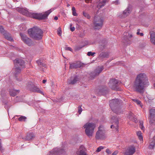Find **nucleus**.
<instances>
[{
  "mask_svg": "<svg viewBox=\"0 0 155 155\" xmlns=\"http://www.w3.org/2000/svg\"><path fill=\"white\" fill-rule=\"evenodd\" d=\"M149 85L147 77L144 73L138 74L136 78L134 84V88L137 92H143L145 88Z\"/></svg>",
  "mask_w": 155,
  "mask_h": 155,
  "instance_id": "f257e3e1",
  "label": "nucleus"
},
{
  "mask_svg": "<svg viewBox=\"0 0 155 155\" xmlns=\"http://www.w3.org/2000/svg\"><path fill=\"white\" fill-rule=\"evenodd\" d=\"M122 104L121 100L118 99H113L110 101V106L112 111L117 114L121 113L122 110L120 107Z\"/></svg>",
  "mask_w": 155,
  "mask_h": 155,
  "instance_id": "f03ea898",
  "label": "nucleus"
},
{
  "mask_svg": "<svg viewBox=\"0 0 155 155\" xmlns=\"http://www.w3.org/2000/svg\"><path fill=\"white\" fill-rule=\"evenodd\" d=\"M28 33L32 38L36 40L41 38L43 32L38 27H34L28 30Z\"/></svg>",
  "mask_w": 155,
  "mask_h": 155,
  "instance_id": "7ed1b4c3",
  "label": "nucleus"
},
{
  "mask_svg": "<svg viewBox=\"0 0 155 155\" xmlns=\"http://www.w3.org/2000/svg\"><path fill=\"white\" fill-rule=\"evenodd\" d=\"M95 127V124L93 123H87L85 124L83 127L85 129V132L86 135L89 137H91L94 132Z\"/></svg>",
  "mask_w": 155,
  "mask_h": 155,
  "instance_id": "20e7f679",
  "label": "nucleus"
},
{
  "mask_svg": "<svg viewBox=\"0 0 155 155\" xmlns=\"http://www.w3.org/2000/svg\"><path fill=\"white\" fill-rule=\"evenodd\" d=\"M103 18L101 15L95 16L93 21L94 28L96 29L101 28L103 26Z\"/></svg>",
  "mask_w": 155,
  "mask_h": 155,
  "instance_id": "39448f33",
  "label": "nucleus"
},
{
  "mask_svg": "<svg viewBox=\"0 0 155 155\" xmlns=\"http://www.w3.org/2000/svg\"><path fill=\"white\" fill-rule=\"evenodd\" d=\"M54 9H51L50 10L46 12L44 14L42 13H36L33 12L30 13L29 15L30 17L33 18L43 19L46 18L48 15L51 13Z\"/></svg>",
  "mask_w": 155,
  "mask_h": 155,
  "instance_id": "423d86ee",
  "label": "nucleus"
},
{
  "mask_svg": "<svg viewBox=\"0 0 155 155\" xmlns=\"http://www.w3.org/2000/svg\"><path fill=\"white\" fill-rule=\"evenodd\" d=\"M14 63L16 71V74L20 73L21 69L25 67L24 61L21 59H16L14 60Z\"/></svg>",
  "mask_w": 155,
  "mask_h": 155,
  "instance_id": "0eeeda50",
  "label": "nucleus"
},
{
  "mask_svg": "<svg viewBox=\"0 0 155 155\" xmlns=\"http://www.w3.org/2000/svg\"><path fill=\"white\" fill-rule=\"evenodd\" d=\"M106 137L105 131L103 129V127L100 126L98 127V130L96 133L95 137L98 140H103Z\"/></svg>",
  "mask_w": 155,
  "mask_h": 155,
  "instance_id": "6e6552de",
  "label": "nucleus"
},
{
  "mask_svg": "<svg viewBox=\"0 0 155 155\" xmlns=\"http://www.w3.org/2000/svg\"><path fill=\"white\" fill-rule=\"evenodd\" d=\"M26 87L31 91L38 92L44 95V93L36 86H34L31 82L28 83L27 84Z\"/></svg>",
  "mask_w": 155,
  "mask_h": 155,
  "instance_id": "1a4fd4ad",
  "label": "nucleus"
},
{
  "mask_svg": "<svg viewBox=\"0 0 155 155\" xmlns=\"http://www.w3.org/2000/svg\"><path fill=\"white\" fill-rule=\"evenodd\" d=\"M20 35L22 41L28 46H31L34 45V43L26 35L21 33H20Z\"/></svg>",
  "mask_w": 155,
  "mask_h": 155,
  "instance_id": "9d476101",
  "label": "nucleus"
},
{
  "mask_svg": "<svg viewBox=\"0 0 155 155\" xmlns=\"http://www.w3.org/2000/svg\"><path fill=\"white\" fill-rule=\"evenodd\" d=\"M120 83L115 79L110 80L108 85L110 87L114 90H118V85Z\"/></svg>",
  "mask_w": 155,
  "mask_h": 155,
  "instance_id": "9b49d317",
  "label": "nucleus"
},
{
  "mask_svg": "<svg viewBox=\"0 0 155 155\" xmlns=\"http://www.w3.org/2000/svg\"><path fill=\"white\" fill-rule=\"evenodd\" d=\"M104 69L103 66H98L97 67L94 71L91 74V77L92 78H94L98 76Z\"/></svg>",
  "mask_w": 155,
  "mask_h": 155,
  "instance_id": "f8f14e48",
  "label": "nucleus"
},
{
  "mask_svg": "<svg viewBox=\"0 0 155 155\" xmlns=\"http://www.w3.org/2000/svg\"><path fill=\"white\" fill-rule=\"evenodd\" d=\"M111 123L112 124H114L110 126V128H115V129H117L118 127V118L115 117L113 116L111 118Z\"/></svg>",
  "mask_w": 155,
  "mask_h": 155,
  "instance_id": "ddd939ff",
  "label": "nucleus"
},
{
  "mask_svg": "<svg viewBox=\"0 0 155 155\" xmlns=\"http://www.w3.org/2000/svg\"><path fill=\"white\" fill-rule=\"evenodd\" d=\"M64 150L61 149L54 148L50 152L49 155H60V153H63Z\"/></svg>",
  "mask_w": 155,
  "mask_h": 155,
  "instance_id": "4468645a",
  "label": "nucleus"
},
{
  "mask_svg": "<svg viewBox=\"0 0 155 155\" xmlns=\"http://www.w3.org/2000/svg\"><path fill=\"white\" fill-rule=\"evenodd\" d=\"M150 116L149 117V123L151 124L152 122L155 119V109H152L150 110Z\"/></svg>",
  "mask_w": 155,
  "mask_h": 155,
  "instance_id": "2eb2a0df",
  "label": "nucleus"
},
{
  "mask_svg": "<svg viewBox=\"0 0 155 155\" xmlns=\"http://www.w3.org/2000/svg\"><path fill=\"white\" fill-rule=\"evenodd\" d=\"M135 152V149L134 147L130 146L126 150L125 154L126 155H132Z\"/></svg>",
  "mask_w": 155,
  "mask_h": 155,
  "instance_id": "dca6fc26",
  "label": "nucleus"
},
{
  "mask_svg": "<svg viewBox=\"0 0 155 155\" xmlns=\"http://www.w3.org/2000/svg\"><path fill=\"white\" fill-rule=\"evenodd\" d=\"M132 35L131 34H129L127 32H125L123 34V39L125 41L127 42L130 41V39L132 38Z\"/></svg>",
  "mask_w": 155,
  "mask_h": 155,
  "instance_id": "f3484780",
  "label": "nucleus"
},
{
  "mask_svg": "<svg viewBox=\"0 0 155 155\" xmlns=\"http://www.w3.org/2000/svg\"><path fill=\"white\" fill-rule=\"evenodd\" d=\"M79 81V78L77 76H75L73 78H71L68 80V84H75L77 81Z\"/></svg>",
  "mask_w": 155,
  "mask_h": 155,
  "instance_id": "a211bd4d",
  "label": "nucleus"
},
{
  "mask_svg": "<svg viewBox=\"0 0 155 155\" xmlns=\"http://www.w3.org/2000/svg\"><path fill=\"white\" fill-rule=\"evenodd\" d=\"M131 11L129 8H128L123 12L122 14L120 15H119L120 18H124L128 16L130 13Z\"/></svg>",
  "mask_w": 155,
  "mask_h": 155,
  "instance_id": "6ab92c4d",
  "label": "nucleus"
},
{
  "mask_svg": "<svg viewBox=\"0 0 155 155\" xmlns=\"http://www.w3.org/2000/svg\"><path fill=\"white\" fill-rule=\"evenodd\" d=\"M85 148L83 145L81 146L77 152L78 155H86V153L84 151Z\"/></svg>",
  "mask_w": 155,
  "mask_h": 155,
  "instance_id": "aec40b11",
  "label": "nucleus"
},
{
  "mask_svg": "<svg viewBox=\"0 0 155 155\" xmlns=\"http://www.w3.org/2000/svg\"><path fill=\"white\" fill-rule=\"evenodd\" d=\"M106 2L105 0H98L97 2V7L100 8L104 6Z\"/></svg>",
  "mask_w": 155,
  "mask_h": 155,
  "instance_id": "412c9836",
  "label": "nucleus"
},
{
  "mask_svg": "<svg viewBox=\"0 0 155 155\" xmlns=\"http://www.w3.org/2000/svg\"><path fill=\"white\" fill-rule=\"evenodd\" d=\"M17 10L20 13L25 15H27L28 12L26 9L23 8H17Z\"/></svg>",
  "mask_w": 155,
  "mask_h": 155,
  "instance_id": "4be33fe9",
  "label": "nucleus"
},
{
  "mask_svg": "<svg viewBox=\"0 0 155 155\" xmlns=\"http://www.w3.org/2000/svg\"><path fill=\"white\" fill-rule=\"evenodd\" d=\"M81 67L80 64L79 62H77L75 63L70 64L69 68L70 69L76 68Z\"/></svg>",
  "mask_w": 155,
  "mask_h": 155,
  "instance_id": "5701e85b",
  "label": "nucleus"
},
{
  "mask_svg": "<svg viewBox=\"0 0 155 155\" xmlns=\"http://www.w3.org/2000/svg\"><path fill=\"white\" fill-rule=\"evenodd\" d=\"M34 135L33 134L28 133L27 134L25 139L26 140H30L34 138Z\"/></svg>",
  "mask_w": 155,
  "mask_h": 155,
  "instance_id": "b1692460",
  "label": "nucleus"
},
{
  "mask_svg": "<svg viewBox=\"0 0 155 155\" xmlns=\"http://www.w3.org/2000/svg\"><path fill=\"white\" fill-rule=\"evenodd\" d=\"M150 41L153 44L155 45V32H151L150 34Z\"/></svg>",
  "mask_w": 155,
  "mask_h": 155,
  "instance_id": "393cba45",
  "label": "nucleus"
},
{
  "mask_svg": "<svg viewBox=\"0 0 155 155\" xmlns=\"http://www.w3.org/2000/svg\"><path fill=\"white\" fill-rule=\"evenodd\" d=\"M19 92V90H16L14 89H11L9 91V93L11 96H15Z\"/></svg>",
  "mask_w": 155,
  "mask_h": 155,
  "instance_id": "a878e982",
  "label": "nucleus"
},
{
  "mask_svg": "<svg viewBox=\"0 0 155 155\" xmlns=\"http://www.w3.org/2000/svg\"><path fill=\"white\" fill-rule=\"evenodd\" d=\"M155 145V136H154L152 141L150 142L149 147L150 149L153 148Z\"/></svg>",
  "mask_w": 155,
  "mask_h": 155,
  "instance_id": "bb28decb",
  "label": "nucleus"
},
{
  "mask_svg": "<svg viewBox=\"0 0 155 155\" xmlns=\"http://www.w3.org/2000/svg\"><path fill=\"white\" fill-rule=\"evenodd\" d=\"M137 135L138 136L139 139L140 141H142L143 140V136L142 135L141 132L140 131H139L137 132Z\"/></svg>",
  "mask_w": 155,
  "mask_h": 155,
  "instance_id": "cd10ccee",
  "label": "nucleus"
},
{
  "mask_svg": "<svg viewBox=\"0 0 155 155\" xmlns=\"http://www.w3.org/2000/svg\"><path fill=\"white\" fill-rule=\"evenodd\" d=\"M37 63L38 65L39 66H42L45 68L46 67V65L45 64L42 63L41 60H38L37 61Z\"/></svg>",
  "mask_w": 155,
  "mask_h": 155,
  "instance_id": "c85d7f7f",
  "label": "nucleus"
},
{
  "mask_svg": "<svg viewBox=\"0 0 155 155\" xmlns=\"http://www.w3.org/2000/svg\"><path fill=\"white\" fill-rule=\"evenodd\" d=\"M100 57H101L102 58H107L108 57V55L107 53L106 52H103L101 53L100 56Z\"/></svg>",
  "mask_w": 155,
  "mask_h": 155,
  "instance_id": "c756f323",
  "label": "nucleus"
},
{
  "mask_svg": "<svg viewBox=\"0 0 155 155\" xmlns=\"http://www.w3.org/2000/svg\"><path fill=\"white\" fill-rule=\"evenodd\" d=\"M133 101L137 105L141 107H142L141 102L140 101L136 99H133Z\"/></svg>",
  "mask_w": 155,
  "mask_h": 155,
  "instance_id": "7c9ffc66",
  "label": "nucleus"
},
{
  "mask_svg": "<svg viewBox=\"0 0 155 155\" xmlns=\"http://www.w3.org/2000/svg\"><path fill=\"white\" fill-rule=\"evenodd\" d=\"M85 45H76L75 46L74 50L76 51L79 50L82 48Z\"/></svg>",
  "mask_w": 155,
  "mask_h": 155,
  "instance_id": "2f4dec72",
  "label": "nucleus"
},
{
  "mask_svg": "<svg viewBox=\"0 0 155 155\" xmlns=\"http://www.w3.org/2000/svg\"><path fill=\"white\" fill-rule=\"evenodd\" d=\"M100 91L103 95L105 94L108 92V91L107 90L106 88H103L101 89Z\"/></svg>",
  "mask_w": 155,
  "mask_h": 155,
  "instance_id": "473e14b6",
  "label": "nucleus"
},
{
  "mask_svg": "<svg viewBox=\"0 0 155 155\" xmlns=\"http://www.w3.org/2000/svg\"><path fill=\"white\" fill-rule=\"evenodd\" d=\"M72 10L73 15L74 16H77L78 15V14L76 13L75 8L74 7H73L72 8Z\"/></svg>",
  "mask_w": 155,
  "mask_h": 155,
  "instance_id": "72a5a7b5",
  "label": "nucleus"
},
{
  "mask_svg": "<svg viewBox=\"0 0 155 155\" xmlns=\"http://www.w3.org/2000/svg\"><path fill=\"white\" fill-rule=\"evenodd\" d=\"M26 119V117L25 116H21L20 117L18 120L19 121H25Z\"/></svg>",
  "mask_w": 155,
  "mask_h": 155,
  "instance_id": "f704fd0d",
  "label": "nucleus"
},
{
  "mask_svg": "<svg viewBox=\"0 0 155 155\" xmlns=\"http://www.w3.org/2000/svg\"><path fill=\"white\" fill-rule=\"evenodd\" d=\"M83 15L85 17L87 18L90 19V16L87 13L85 12H83Z\"/></svg>",
  "mask_w": 155,
  "mask_h": 155,
  "instance_id": "c9c22d12",
  "label": "nucleus"
},
{
  "mask_svg": "<svg viewBox=\"0 0 155 155\" xmlns=\"http://www.w3.org/2000/svg\"><path fill=\"white\" fill-rule=\"evenodd\" d=\"M61 33L62 31L60 27H59L57 30V34L59 36H61Z\"/></svg>",
  "mask_w": 155,
  "mask_h": 155,
  "instance_id": "e433bc0d",
  "label": "nucleus"
},
{
  "mask_svg": "<svg viewBox=\"0 0 155 155\" xmlns=\"http://www.w3.org/2000/svg\"><path fill=\"white\" fill-rule=\"evenodd\" d=\"M104 147L102 146H100L98 147L97 149V150H96V152H99L101 150L104 149Z\"/></svg>",
  "mask_w": 155,
  "mask_h": 155,
  "instance_id": "4c0bfd02",
  "label": "nucleus"
},
{
  "mask_svg": "<svg viewBox=\"0 0 155 155\" xmlns=\"http://www.w3.org/2000/svg\"><path fill=\"white\" fill-rule=\"evenodd\" d=\"M140 126L141 129L142 130H143L144 127L143 126V123L142 121L140 122Z\"/></svg>",
  "mask_w": 155,
  "mask_h": 155,
  "instance_id": "58836bf2",
  "label": "nucleus"
},
{
  "mask_svg": "<svg viewBox=\"0 0 155 155\" xmlns=\"http://www.w3.org/2000/svg\"><path fill=\"white\" fill-rule=\"evenodd\" d=\"M146 45V43H141L139 45V46L140 48H143L145 47Z\"/></svg>",
  "mask_w": 155,
  "mask_h": 155,
  "instance_id": "ea45409f",
  "label": "nucleus"
},
{
  "mask_svg": "<svg viewBox=\"0 0 155 155\" xmlns=\"http://www.w3.org/2000/svg\"><path fill=\"white\" fill-rule=\"evenodd\" d=\"M95 54V52H92L91 51H89L88 52L87 55L89 56H93Z\"/></svg>",
  "mask_w": 155,
  "mask_h": 155,
  "instance_id": "a19ab883",
  "label": "nucleus"
},
{
  "mask_svg": "<svg viewBox=\"0 0 155 155\" xmlns=\"http://www.w3.org/2000/svg\"><path fill=\"white\" fill-rule=\"evenodd\" d=\"M134 115L133 113H131L129 114V118L130 119L132 120L133 118H134Z\"/></svg>",
  "mask_w": 155,
  "mask_h": 155,
  "instance_id": "79ce46f5",
  "label": "nucleus"
},
{
  "mask_svg": "<svg viewBox=\"0 0 155 155\" xmlns=\"http://www.w3.org/2000/svg\"><path fill=\"white\" fill-rule=\"evenodd\" d=\"M82 111V109L81 106L78 107V113L79 114H80Z\"/></svg>",
  "mask_w": 155,
  "mask_h": 155,
  "instance_id": "37998d69",
  "label": "nucleus"
},
{
  "mask_svg": "<svg viewBox=\"0 0 155 155\" xmlns=\"http://www.w3.org/2000/svg\"><path fill=\"white\" fill-rule=\"evenodd\" d=\"M140 30H137V35H140L141 36H143V33H142V32L140 33Z\"/></svg>",
  "mask_w": 155,
  "mask_h": 155,
  "instance_id": "c03bdc74",
  "label": "nucleus"
},
{
  "mask_svg": "<svg viewBox=\"0 0 155 155\" xmlns=\"http://www.w3.org/2000/svg\"><path fill=\"white\" fill-rule=\"evenodd\" d=\"M22 27V29H20V30L22 31L25 30V25L23 24H22V25H20V27L21 28Z\"/></svg>",
  "mask_w": 155,
  "mask_h": 155,
  "instance_id": "a18cd8bd",
  "label": "nucleus"
},
{
  "mask_svg": "<svg viewBox=\"0 0 155 155\" xmlns=\"http://www.w3.org/2000/svg\"><path fill=\"white\" fill-rule=\"evenodd\" d=\"M72 24H71L70 25V30L72 31H73L75 30V28L74 27H72Z\"/></svg>",
  "mask_w": 155,
  "mask_h": 155,
  "instance_id": "49530a36",
  "label": "nucleus"
},
{
  "mask_svg": "<svg viewBox=\"0 0 155 155\" xmlns=\"http://www.w3.org/2000/svg\"><path fill=\"white\" fill-rule=\"evenodd\" d=\"M4 31V29L2 26H0V32L2 33Z\"/></svg>",
  "mask_w": 155,
  "mask_h": 155,
  "instance_id": "de8ad7c7",
  "label": "nucleus"
},
{
  "mask_svg": "<svg viewBox=\"0 0 155 155\" xmlns=\"http://www.w3.org/2000/svg\"><path fill=\"white\" fill-rule=\"evenodd\" d=\"M5 38L6 39H7L9 37H11L10 35L8 34H6L5 35Z\"/></svg>",
  "mask_w": 155,
  "mask_h": 155,
  "instance_id": "09e8293b",
  "label": "nucleus"
},
{
  "mask_svg": "<svg viewBox=\"0 0 155 155\" xmlns=\"http://www.w3.org/2000/svg\"><path fill=\"white\" fill-rule=\"evenodd\" d=\"M0 150L2 152H3L4 151V149L2 147V144L0 145Z\"/></svg>",
  "mask_w": 155,
  "mask_h": 155,
  "instance_id": "8fccbe9b",
  "label": "nucleus"
},
{
  "mask_svg": "<svg viewBox=\"0 0 155 155\" xmlns=\"http://www.w3.org/2000/svg\"><path fill=\"white\" fill-rule=\"evenodd\" d=\"M65 49L67 50H69L71 51H72V49L71 48L69 47H66L65 48Z\"/></svg>",
  "mask_w": 155,
  "mask_h": 155,
  "instance_id": "3c124183",
  "label": "nucleus"
},
{
  "mask_svg": "<svg viewBox=\"0 0 155 155\" xmlns=\"http://www.w3.org/2000/svg\"><path fill=\"white\" fill-rule=\"evenodd\" d=\"M106 152L108 154H109L111 153V152L110 151V150L107 149H106Z\"/></svg>",
  "mask_w": 155,
  "mask_h": 155,
  "instance_id": "603ef678",
  "label": "nucleus"
},
{
  "mask_svg": "<svg viewBox=\"0 0 155 155\" xmlns=\"http://www.w3.org/2000/svg\"><path fill=\"white\" fill-rule=\"evenodd\" d=\"M7 39L10 41H12L13 40L11 36L8 38Z\"/></svg>",
  "mask_w": 155,
  "mask_h": 155,
  "instance_id": "864d4df0",
  "label": "nucleus"
},
{
  "mask_svg": "<svg viewBox=\"0 0 155 155\" xmlns=\"http://www.w3.org/2000/svg\"><path fill=\"white\" fill-rule=\"evenodd\" d=\"M92 0H85V2L87 3L91 2Z\"/></svg>",
  "mask_w": 155,
  "mask_h": 155,
  "instance_id": "5fc2aeb1",
  "label": "nucleus"
},
{
  "mask_svg": "<svg viewBox=\"0 0 155 155\" xmlns=\"http://www.w3.org/2000/svg\"><path fill=\"white\" fill-rule=\"evenodd\" d=\"M118 152L117 151H115L114 152L112 155H116V154Z\"/></svg>",
  "mask_w": 155,
  "mask_h": 155,
  "instance_id": "6e6d98bb",
  "label": "nucleus"
},
{
  "mask_svg": "<svg viewBox=\"0 0 155 155\" xmlns=\"http://www.w3.org/2000/svg\"><path fill=\"white\" fill-rule=\"evenodd\" d=\"M116 4H118L119 3V1L118 0L115 1L114 2Z\"/></svg>",
  "mask_w": 155,
  "mask_h": 155,
  "instance_id": "4d7b16f0",
  "label": "nucleus"
},
{
  "mask_svg": "<svg viewBox=\"0 0 155 155\" xmlns=\"http://www.w3.org/2000/svg\"><path fill=\"white\" fill-rule=\"evenodd\" d=\"M46 81V80H43L42 81V82L43 84H45Z\"/></svg>",
  "mask_w": 155,
  "mask_h": 155,
  "instance_id": "13d9d810",
  "label": "nucleus"
},
{
  "mask_svg": "<svg viewBox=\"0 0 155 155\" xmlns=\"http://www.w3.org/2000/svg\"><path fill=\"white\" fill-rule=\"evenodd\" d=\"M58 19V17L57 16H55L54 18V20H57Z\"/></svg>",
  "mask_w": 155,
  "mask_h": 155,
  "instance_id": "bf43d9fd",
  "label": "nucleus"
},
{
  "mask_svg": "<svg viewBox=\"0 0 155 155\" xmlns=\"http://www.w3.org/2000/svg\"><path fill=\"white\" fill-rule=\"evenodd\" d=\"M154 86H155V84H154Z\"/></svg>",
  "mask_w": 155,
  "mask_h": 155,
  "instance_id": "052dcab7",
  "label": "nucleus"
},
{
  "mask_svg": "<svg viewBox=\"0 0 155 155\" xmlns=\"http://www.w3.org/2000/svg\"><path fill=\"white\" fill-rule=\"evenodd\" d=\"M86 155H87L86 154Z\"/></svg>",
  "mask_w": 155,
  "mask_h": 155,
  "instance_id": "680f3d73",
  "label": "nucleus"
}]
</instances>
